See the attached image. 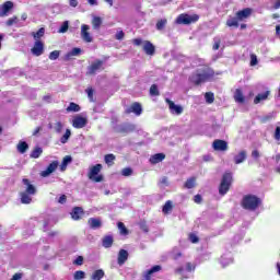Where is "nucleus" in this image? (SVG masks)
<instances>
[{
    "label": "nucleus",
    "mask_w": 280,
    "mask_h": 280,
    "mask_svg": "<svg viewBox=\"0 0 280 280\" xmlns=\"http://www.w3.org/2000/svg\"><path fill=\"white\" fill-rule=\"evenodd\" d=\"M199 20L200 15L198 14L189 15L187 13H182L177 16L175 23H177V25H191V23H198Z\"/></svg>",
    "instance_id": "f257e3e1"
},
{
    "label": "nucleus",
    "mask_w": 280,
    "mask_h": 280,
    "mask_svg": "<svg viewBox=\"0 0 280 280\" xmlns=\"http://www.w3.org/2000/svg\"><path fill=\"white\" fill-rule=\"evenodd\" d=\"M100 172H102V164L91 166L88 173V178L92 180V183H102L104 176L100 174Z\"/></svg>",
    "instance_id": "f03ea898"
},
{
    "label": "nucleus",
    "mask_w": 280,
    "mask_h": 280,
    "mask_svg": "<svg viewBox=\"0 0 280 280\" xmlns=\"http://www.w3.org/2000/svg\"><path fill=\"white\" fill-rule=\"evenodd\" d=\"M242 206L244 207V209H257V207H259V198L255 197V196H245L242 202Z\"/></svg>",
    "instance_id": "7ed1b4c3"
},
{
    "label": "nucleus",
    "mask_w": 280,
    "mask_h": 280,
    "mask_svg": "<svg viewBox=\"0 0 280 280\" xmlns=\"http://www.w3.org/2000/svg\"><path fill=\"white\" fill-rule=\"evenodd\" d=\"M233 180V176L231 175V173H226L225 175H223V180L221 183L220 186V194L224 195L226 194V191H229V187H231V182Z\"/></svg>",
    "instance_id": "20e7f679"
},
{
    "label": "nucleus",
    "mask_w": 280,
    "mask_h": 280,
    "mask_svg": "<svg viewBox=\"0 0 280 280\" xmlns=\"http://www.w3.org/2000/svg\"><path fill=\"white\" fill-rule=\"evenodd\" d=\"M13 8H14V2H12V1L4 2L0 8V19L9 16L10 12H12Z\"/></svg>",
    "instance_id": "39448f33"
},
{
    "label": "nucleus",
    "mask_w": 280,
    "mask_h": 280,
    "mask_svg": "<svg viewBox=\"0 0 280 280\" xmlns=\"http://www.w3.org/2000/svg\"><path fill=\"white\" fill-rule=\"evenodd\" d=\"M165 102L168 104V109L171 110L172 115H183L184 108L182 105H176V103L170 98H166Z\"/></svg>",
    "instance_id": "423d86ee"
},
{
    "label": "nucleus",
    "mask_w": 280,
    "mask_h": 280,
    "mask_svg": "<svg viewBox=\"0 0 280 280\" xmlns=\"http://www.w3.org/2000/svg\"><path fill=\"white\" fill-rule=\"evenodd\" d=\"M91 30V26L83 24L81 26V38L84 40V43H91L93 40V36L89 32Z\"/></svg>",
    "instance_id": "0eeeda50"
},
{
    "label": "nucleus",
    "mask_w": 280,
    "mask_h": 280,
    "mask_svg": "<svg viewBox=\"0 0 280 280\" xmlns=\"http://www.w3.org/2000/svg\"><path fill=\"white\" fill-rule=\"evenodd\" d=\"M212 148L217 152H226L229 150V143L224 140H214Z\"/></svg>",
    "instance_id": "6e6552de"
},
{
    "label": "nucleus",
    "mask_w": 280,
    "mask_h": 280,
    "mask_svg": "<svg viewBox=\"0 0 280 280\" xmlns=\"http://www.w3.org/2000/svg\"><path fill=\"white\" fill-rule=\"evenodd\" d=\"M142 49L147 56H154L156 54V47L150 40H144Z\"/></svg>",
    "instance_id": "1a4fd4ad"
},
{
    "label": "nucleus",
    "mask_w": 280,
    "mask_h": 280,
    "mask_svg": "<svg viewBox=\"0 0 280 280\" xmlns=\"http://www.w3.org/2000/svg\"><path fill=\"white\" fill-rule=\"evenodd\" d=\"M253 14L252 8H245L241 11H237L235 16L238 19V21H246V19H249V16Z\"/></svg>",
    "instance_id": "9d476101"
},
{
    "label": "nucleus",
    "mask_w": 280,
    "mask_h": 280,
    "mask_svg": "<svg viewBox=\"0 0 280 280\" xmlns=\"http://www.w3.org/2000/svg\"><path fill=\"white\" fill-rule=\"evenodd\" d=\"M89 120L82 116H75L72 119V126L73 128H77V129L84 128V126H86Z\"/></svg>",
    "instance_id": "9b49d317"
},
{
    "label": "nucleus",
    "mask_w": 280,
    "mask_h": 280,
    "mask_svg": "<svg viewBox=\"0 0 280 280\" xmlns=\"http://www.w3.org/2000/svg\"><path fill=\"white\" fill-rule=\"evenodd\" d=\"M55 170H58V161L50 163L48 167L40 173V176L43 178H47V176H51V174H54Z\"/></svg>",
    "instance_id": "f8f14e48"
},
{
    "label": "nucleus",
    "mask_w": 280,
    "mask_h": 280,
    "mask_svg": "<svg viewBox=\"0 0 280 280\" xmlns=\"http://www.w3.org/2000/svg\"><path fill=\"white\" fill-rule=\"evenodd\" d=\"M45 51V44L42 42H35L33 48L31 49V52L33 56H43V52Z\"/></svg>",
    "instance_id": "ddd939ff"
},
{
    "label": "nucleus",
    "mask_w": 280,
    "mask_h": 280,
    "mask_svg": "<svg viewBox=\"0 0 280 280\" xmlns=\"http://www.w3.org/2000/svg\"><path fill=\"white\" fill-rule=\"evenodd\" d=\"M23 185H25V190L24 192L30 194V196H35L36 195V186L32 185V183H30V179L24 178L22 180Z\"/></svg>",
    "instance_id": "4468645a"
},
{
    "label": "nucleus",
    "mask_w": 280,
    "mask_h": 280,
    "mask_svg": "<svg viewBox=\"0 0 280 280\" xmlns=\"http://www.w3.org/2000/svg\"><path fill=\"white\" fill-rule=\"evenodd\" d=\"M88 224L90 226V229H100L102 226V220L97 219V218H90L88 220Z\"/></svg>",
    "instance_id": "2eb2a0df"
},
{
    "label": "nucleus",
    "mask_w": 280,
    "mask_h": 280,
    "mask_svg": "<svg viewBox=\"0 0 280 280\" xmlns=\"http://www.w3.org/2000/svg\"><path fill=\"white\" fill-rule=\"evenodd\" d=\"M70 215H71L72 220H80V218H82V215H84V210H82V208H80V207H75V208H73Z\"/></svg>",
    "instance_id": "dca6fc26"
},
{
    "label": "nucleus",
    "mask_w": 280,
    "mask_h": 280,
    "mask_svg": "<svg viewBox=\"0 0 280 280\" xmlns=\"http://www.w3.org/2000/svg\"><path fill=\"white\" fill-rule=\"evenodd\" d=\"M161 161H165V153H156L150 158L152 165H156V163H161Z\"/></svg>",
    "instance_id": "f3484780"
},
{
    "label": "nucleus",
    "mask_w": 280,
    "mask_h": 280,
    "mask_svg": "<svg viewBox=\"0 0 280 280\" xmlns=\"http://www.w3.org/2000/svg\"><path fill=\"white\" fill-rule=\"evenodd\" d=\"M234 100L238 104H244V102H246V97H244V92H242L241 89L235 90Z\"/></svg>",
    "instance_id": "a211bd4d"
},
{
    "label": "nucleus",
    "mask_w": 280,
    "mask_h": 280,
    "mask_svg": "<svg viewBox=\"0 0 280 280\" xmlns=\"http://www.w3.org/2000/svg\"><path fill=\"white\" fill-rule=\"evenodd\" d=\"M31 36H33L35 43L40 42L43 36H45V27L39 28L37 32H32Z\"/></svg>",
    "instance_id": "6ab92c4d"
},
{
    "label": "nucleus",
    "mask_w": 280,
    "mask_h": 280,
    "mask_svg": "<svg viewBox=\"0 0 280 280\" xmlns=\"http://www.w3.org/2000/svg\"><path fill=\"white\" fill-rule=\"evenodd\" d=\"M126 261H128V252L126 249H120L118 254V264L122 266Z\"/></svg>",
    "instance_id": "aec40b11"
},
{
    "label": "nucleus",
    "mask_w": 280,
    "mask_h": 280,
    "mask_svg": "<svg viewBox=\"0 0 280 280\" xmlns=\"http://www.w3.org/2000/svg\"><path fill=\"white\" fill-rule=\"evenodd\" d=\"M225 25L228 27H240V19H237V15L234 18H230L226 20Z\"/></svg>",
    "instance_id": "412c9836"
},
{
    "label": "nucleus",
    "mask_w": 280,
    "mask_h": 280,
    "mask_svg": "<svg viewBox=\"0 0 280 280\" xmlns=\"http://www.w3.org/2000/svg\"><path fill=\"white\" fill-rule=\"evenodd\" d=\"M128 113H135V115L139 116V115H141V113H143V108L141 107V104L135 103V104L131 105Z\"/></svg>",
    "instance_id": "4be33fe9"
},
{
    "label": "nucleus",
    "mask_w": 280,
    "mask_h": 280,
    "mask_svg": "<svg viewBox=\"0 0 280 280\" xmlns=\"http://www.w3.org/2000/svg\"><path fill=\"white\" fill-rule=\"evenodd\" d=\"M270 95V91H266L262 94H258L255 100L254 104H260V102H265V100H268V96Z\"/></svg>",
    "instance_id": "5701e85b"
},
{
    "label": "nucleus",
    "mask_w": 280,
    "mask_h": 280,
    "mask_svg": "<svg viewBox=\"0 0 280 280\" xmlns=\"http://www.w3.org/2000/svg\"><path fill=\"white\" fill-rule=\"evenodd\" d=\"M102 23H103L102 18L95 16V15L93 16V19H92V27H93V30L98 31L100 27H102Z\"/></svg>",
    "instance_id": "b1692460"
},
{
    "label": "nucleus",
    "mask_w": 280,
    "mask_h": 280,
    "mask_svg": "<svg viewBox=\"0 0 280 280\" xmlns=\"http://www.w3.org/2000/svg\"><path fill=\"white\" fill-rule=\"evenodd\" d=\"M32 196H34V195H30L25 191L21 192L22 205H30V202H32Z\"/></svg>",
    "instance_id": "393cba45"
},
{
    "label": "nucleus",
    "mask_w": 280,
    "mask_h": 280,
    "mask_svg": "<svg viewBox=\"0 0 280 280\" xmlns=\"http://www.w3.org/2000/svg\"><path fill=\"white\" fill-rule=\"evenodd\" d=\"M28 149H30V145H27V142L25 141L19 142L18 152H20V154H25Z\"/></svg>",
    "instance_id": "a878e982"
},
{
    "label": "nucleus",
    "mask_w": 280,
    "mask_h": 280,
    "mask_svg": "<svg viewBox=\"0 0 280 280\" xmlns=\"http://www.w3.org/2000/svg\"><path fill=\"white\" fill-rule=\"evenodd\" d=\"M102 65H104V62H102V60H95L91 63L90 66V71H98V69L102 68Z\"/></svg>",
    "instance_id": "bb28decb"
},
{
    "label": "nucleus",
    "mask_w": 280,
    "mask_h": 280,
    "mask_svg": "<svg viewBox=\"0 0 280 280\" xmlns=\"http://www.w3.org/2000/svg\"><path fill=\"white\" fill-rule=\"evenodd\" d=\"M80 54H82V49L80 48H73L70 52H68L66 55V58L68 60H71V58H73V56H80Z\"/></svg>",
    "instance_id": "cd10ccee"
},
{
    "label": "nucleus",
    "mask_w": 280,
    "mask_h": 280,
    "mask_svg": "<svg viewBox=\"0 0 280 280\" xmlns=\"http://www.w3.org/2000/svg\"><path fill=\"white\" fill-rule=\"evenodd\" d=\"M165 25H167V19H162V20H159V21L156 22L155 27H156V30H158L159 32H161V31L165 30Z\"/></svg>",
    "instance_id": "c85d7f7f"
},
{
    "label": "nucleus",
    "mask_w": 280,
    "mask_h": 280,
    "mask_svg": "<svg viewBox=\"0 0 280 280\" xmlns=\"http://www.w3.org/2000/svg\"><path fill=\"white\" fill-rule=\"evenodd\" d=\"M68 113H80V105L75 103H70L69 106L67 107Z\"/></svg>",
    "instance_id": "c756f323"
},
{
    "label": "nucleus",
    "mask_w": 280,
    "mask_h": 280,
    "mask_svg": "<svg viewBox=\"0 0 280 280\" xmlns=\"http://www.w3.org/2000/svg\"><path fill=\"white\" fill-rule=\"evenodd\" d=\"M104 279V270L98 269L92 273V280H101Z\"/></svg>",
    "instance_id": "7c9ffc66"
},
{
    "label": "nucleus",
    "mask_w": 280,
    "mask_h": 280,
    "mask_svg": "<svg viewBox=\"0 0 280 280\" xmlns=\"http://www.w3.org/2000/svg\"><path fill=\"white\" fill-rule=\"evenodd\" d=\"M71 139V129H66L65 135L60 138V143L65 144Z\"/></svg>",
    "instance_id": "2f4dec72"
},
{
    "label": "nucleus",
    "mask_w": 280,
    "mask_h": 280,
    "mask_svg": "<svg viewBox=\"0 0 280 280\" xmlns=\"http://www.w3.org/2000/svg\"><path fill=\"white\" fill-rule=\"evenodd\" d=\"M160 270H161V266H159V265L153 266L152 269H150V270L147 272L145 278H147L148 280H150V277H151L152 275H154V272H160Z\"/></svg>",
    "instance_id": "473e14b6"
},
{
    "label": "nucleus",
    "mask_w": 280,
    "mask_h": 280,
    "mask_svg": "<svg viewBox=\"0 0 280 280\" xmlns=\"http://www.w3.org/2000/svg\"><path fill=\"white\" fill-rule=\"evenodd\" d=\"M172 209H174V203L172 201H166L162 211L163 213H170V211H172Z\"/></svg>",
    "instance_id": "72a5a7b5"
},
{
    "label": "nucleus",
    "mask_w": 280,
    "mask_h": 280,
    "mask_svg": "<svg viewBox=\"0 0 280 280\" xmlns=\"http://www.w3.org/2000/svg\"><path fill=\"white\" fill-rule=\"evenodd\" d=\"M62 128H65V124H62L61 121L55 122L54 130L55 132H57V135H60V132H62Z\"/></svg>",
    "instance_id": "f704fd0d"
},
{
    "label": "nucleus",
    "mask_w": 280,
    "mask_h": 280,
    "mask_svg": "<svg viewBox=\"0 0 280 280\" xmlns=\"http://www.w3.org/2000/svg\"><path fill=\"white\" fill-rule=\"evenodd\" d=\"M16 23H19V16H13L5 22V25L7 27H12V25H16Z\"/></svg>",
    "instance_id": "c9c22d12"
},
{
    "label": "nucleus",
    "mask_w": 280,
    "mask_h": 280,
    "mask_svg": "<svg viewBox=\"0 0 280 280\" xmlns=\"http://www.w3.org/2000/svg\"><path fill=\"white\" fill-rule=\"evenodd\" d=\"M69 31V21H65L61 24V27L59 28V34H67V32Z\"/></svg>",
    "instance_id": "e433bc0d"
},
{
    "label": "nucleus",
    "mask_w": 280,
    "mask_h": 280,
    "mask_svg": "<svg viewBox=\"0 0 280 280\" xmlns=\"http://www.w3.org/2000/svg\"><path fill=\"white\" fill-rule=\"evenodd\" d=\"M117 226L121 235H128V229L122 222H118Z\"/></svg>",
    "instance_id": "4c0bfd02"
},
{
    "label": "nucleus",
    "mask_w": 280,
    "mask_h": 280,
    "mask_svg": "<svg viewBox=\"0 0 280 280\" xmlns=\"http://www.w3.org/2000/svg\"><path fill=\"white\" fill-rule=\"evenodd\" d=\"M43 154V149L36 148L32 153H31V159H38Z\"/></svg>",
    "instance_id": "58836bf2"
},
{
    "label": "nucleus",
    "mask_w": 280,
    "mask_h": 280,
    "mask_svg": "<svg viewBox=\"0 0 280 280\" xmlns=\"http://www.w3.org/2000/svg\"><path fill=\"white\" fill-rule=\"evenodd\" d=\"M245 160H246V153L241 152L238 156L235 158V163L238 165L240 163H244Z\"/></svg>",
    "instance_id": "ea45409f"
},
{
    "label": "nucleus",
    "mask_w": 280,
    "mask_h": 280,
    "mask_svg": "<svg viewBox=\"0 0 280 280\" xmlns=\"http://www.w3.org/2000/svg\"><path fill=\"white\" fill-rule=\"evenodd\" d=\"M186 189H191L192 187H196V178H190L185 183Z\"/></svg>",
    "instance_id": "a19ab883"
},
{
    "label": "nucleus",
    "mask_w": 280,
    "mask_h": 280,
    "mask_svg": "<svg viewBox=\"0 0 280 280\" xmlns=\"http://www.w3.org/2000/svg\"><path fill=\"white\" fill-rule=\"evenodd\" d=\"M84 277H86V273L82 270L74 272V280H81L84 279Z\"/></svg>",
    "instance_id": "79ce46f5"
},
{
    "label": "nucleus",
    "mask_w": 280,
    "mask_h": 280,
    "mask_svg": "<svg viewBox=\"0 0 280 280\" xmlns=\"http://www.w3.org/2000/svg\"><path fill=\"white\" fill-rule=\"evenodd\" d=\"M60 58V51L54 50L49 54V60H58Z\"/></svg>",
    "instance_id": "37998d69"
},
{
    "label": "nucleus",
    "mask_w": 280,
    "mask_h": 280,
    "mask_svg": "<svg viewBox=\"0 0 280 280\" xmlns=\"http://www.w3.org/2000/svg\"><path fill=\"white\" fill-rule=\"evenodd\" d=\"M205 97H206V101H207L208 104H213V101H214L213 93L207 92Z\"/></svg>",
    "instance_id": "c03bdc74"
},
{
    "label": "nucleus",
    "mask_w": 280,
    "mask_h": 280,
    "mask_svg": "<svg viewBox=\"0 0 280 280\" xmlns=\"http://www.w3.org/2000/svg\"><path fill=\"white\" fill-rule=\"evenodd\" d=\"M150 95H155V96H158V95H160V93H159V88L156 86V84H153V85H151V88H150Z\"/></svg>",
    "instance_id": "a18cd8bd"
},
{
    "label": "nucleus",
    "mask_w": 280,
    "mask_h": 280,
    "mask_svg": "<svg viewBox=\"0 0 280 280\" xmlns=\"http://www.w3.org/2000/svg\"><path fill=\"white\" fill-rule=\"evenodd\" d=\"M125 37L126 33H124V31H118L115 35L116 40H124Z\"/></svg>",
    "instance_id": "49530a36"
},
{
    "label": "nucleus",
    "mask_w": 280,
    "mask_h": 280,
    "mask_svg": "<svg viewBox=\"0 0 280 280\" xmlns=\"http://www.w3.org/2000/svg\"><path fill=\"white\" fill-rule=\"evenodd\" d=\"M85 93L88 94V97H89L90 102H94V100H93V93H94L93 89L92 88H88L85 90Z\"/></svg>",
    "instance_id": "de8ad7c7"
},
{
    "label": "nucleus",
    "mask_w": 280,
    "mask_h": 280,
    "mask_svg": "<svg viewBox=\"0 0 280 280\" xmlns=\"http://www.w3.org/2000/svg\"><path fill=\"white\" fill-rule=\"evenodd\" d=\"M122 176H132V168L126 167L121 171Z\"/></svg>",
    "instance_id": "09e8293b"
},
{
    "label": "nucleus",
    "mask_w": 280,
    "mask_h": 280,
    "mask_svg": "<svg viewBox=\"0 0 280 280\" xmlns=\"http://www.w3.org/2000/svg\"><path fill=\"white\" fill-rule=\"evenodd\" d=\"M75 266H82L84 264V258L82 256L77 257V259L73 261Z\"/></svg>",
    "instance_id": "8fccbe9b"
},
{
    "label": "nucleus",
    "mask_w": 280,
    "mask_h": 280,
    "mask_svg": "<svg viewBox=\"0 0 280 280\" xmlns=\"http://www.w3.org/2000/svg\"><path fill=\"white\" fill-rule=\"evenodd\" d=\"M71 161H73V159L71 158V155H66L62 160V163L66 165H69V163H71Z\"/></svg>",
    "instance_id": "3c124183"
},
{
    "label": "nucleus",
    "mask_w": 280,
    "mask_h": 280,
    "mask_svg": "<svg viewBox=\"0 0 280 280\" xmlns=\"http://www.w3.org/2000/svg\"><path fill=\"white\" fill-rule=\"evenodd\" d=\"M132 44L136 45V47H139L143 44V39L135 38V39H132Z\"/></svg>",
    "instance_id": "603ef678"
},
{
    "label": "nucleus",
    "mask_w": 280,
    "mask_h": 280,
    "mask_svg": "<svg viewBox=\"0 0 280 280\" xmlns=\"http://www.w3.org/2000/svg\"><path fill=\"white\" fill-rule=\"evenodd\" d=\"M257 56L256 55H252L250 56V66L255 67L257 65Z\"/></svg>",
    "instance_id": "864d4df0"
},
{
    "label": "nucleus",
    "mask_w": 280,
    "mask_h": 280,
    "mask_svg": "<svg viewBox=\"0 0 280 280\" xmlns=\"http://www.w3.org/2000/svg\"><path fill=\"white\" fill-rule=\"evenodd\" d=\"M275 139H276L277 141H280V126H278V127L276 128V131H275Z\"/></svg>",
    "instance_id": "5fc2aeb1"
},
{
    "label": "nucleus",
    "mask_w": 280,
    "mask_h": 280,
    "mask_svg": "<svg viewBox=\"0 0 280 280\" xmlns=\"http://www.w3.org/2000/svg\"><path fill=\"white\" fill-rule=\"evenodd\" d=\"M113 161H115V155H113V154H107V156H106V163H107V164H110V163H113Z\"/></svg>",
    "instance_id": "6e6d98bb"
},
{
    "label": "nucleus",
    "mask_w": 280,
    "mask_h": 280,
    "mask_svg": "<svg viewBox=\"0 0 280 280\" xmlns=\"http://www.w3.org/2000/svg\"><path fill=\"white\" fill-rule=\"evenodd\" d=\"M59 205H65L67 202V195H61L58 199Z\"/></svg>",
    "instance_id": "4d7b16f0"
},
{
    "label": "nucleus",
    "mask_w": 280,
    "mask_h": 280,
    "mask_svg": "<svg viewBox=\"0 0 280 280\" xmlns=\"http://www.w3.org/2000/svg\"><path fill=\"white\" fill-rule=\"evenodd\" d=\"M190 242L192 244H198L199 238L196 236V234H190Z\"/></svg>",
    "instance_id": "13d9d810"
},
{
    "label": "nucleus",
    "mask_w": 280,
    "mask_h": 280,
    "mask_svg": "<svg viewBox=\"0 0 280 280\" xmlns=\"http://www.w3.org/2000/svg\"><path fill=\"white\" fill-rule=\"evenodd\" d=\"M220 43H221L220 39H218L217 42H214V44H213V46H212V49H213L214 51H218V49H220Z\"/></svg>",
    "instance_id": "bf43d9fd"
},
{
    "label": "nucleus",
    "mask_w": 280,
    "mask_h": 280,
    "mask_svg": "<svg viewBox=\"0 0 280 280\" xmlns=\"http://www.w3.org/2000/svg\"><path fill=\"white\" fill-rule=\"evenodd\" d=\"M23 279V273H15L10 280H21Z\"/></svg>",
    "instance_id": "052dcab7"
},
{
    "label": "nucleus",
    "mask_w": 280,
    "mask_h": 280,
    "mask_svg": "<svg viewBox=\"0 0 280 280\" xmlns=\"http://www.w3.org/2000/svg\"><path fill=\"white\" fill-rule=\"evenodd\" d=\"M106 246L107 247L113 246V236H107V238H106Z\"/></svg>",
    "instance_id": "680f3d73"
},
{
    "label": "nucleus",
    "mask_w": 280,
    "mask_h": 280,
    "mask_svg": "<svg viewBox=\"0 0 280 280\" xmlns=\"http://www.w3.org/2000/svg\"><path fill=\"white\" fill-rule=\"evenodd\" d=\"M196 84H200V82H207V75L199 77V80H195Z\"/></svg>",
    "instance_id": "e2e57ef3"
},
{
    "label": "nucleus",
    "mask_w": 280,
    "mask_h": 280,
    "mask_svg": "<svg viewBox=\"0 0 280 280\" xmlns=\"http://www.w3.org/2000/svg\"><path fill=\"white\" fill-rule=\"evenodd\" d=\"M195 202H197V205H200L202 202V197L200 195H196Z\"/></svg>",
    "instance_id": "0e129e2a"
},
{
    "label": "nucleus",
    "mask_w": 280,
    "mask_h": 280,
    "mask_svg": "<svg viewBox=\"0 0 280 280\" xmlns=\"http://www.w3.org/2000/svg\"><path fill=\"white\" fill-rule=\"evenodd\" d=\"M71 8H78V0H70Z\"/></svg>",
    "instance_id": "69168bd1"
},
{
    "label": "nucleus",
    "mask_w": 280,
    "mask_h": 280,
    "mask_svg": "<svg viewBox=\"0 0 280 280\" xmlns=\"http://www.w3.org/2000/svg\"><path fill=\"white\" fill-rule=\"evenodd\" d=\"M275 10H279L280 8V0H277L273 4Z\"/></svg>",
    "instance_id": "338daca9"
},
{
    "label": "nucleus",
    "mask_w": 280,
    "mask_h": 280,
    "mask_svg": "<svg viewBox=\"0 0 280 280\" xmlns=\"http://www.w3.org/2000/svg\"><path fill=\"white\" fill-rule=\"evenodd\" d=\"M91 5H97V0H88Z\"/></svg>",
    "instance_id": "774afa93"
}]
</instances>
